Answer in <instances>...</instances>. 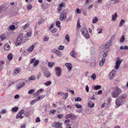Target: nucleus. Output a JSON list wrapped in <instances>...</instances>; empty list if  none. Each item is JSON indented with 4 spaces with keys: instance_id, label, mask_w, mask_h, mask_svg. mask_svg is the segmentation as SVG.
I'll return each mask as SVG.
<instances>
[{
    "instance_id": "obj_1",
    "label": "nucleus",
    "mask_w": 128,
    "mask_h": 128,
    "mask_svg": "<svg viewBox=\"0 0 128 128\" xmlns=\"http://www.w3.org/2000/svg\"><path fill=\"white\" fill-rule=\"evenodd\" d=\"M127 96L126 94H124L118 96L116 99V106H119L122 105L123 103L125 102V99Z\"/></svg>"
},
{
    "instance_id": "obj_2",
    "label": "nucleus",
    "mask_w": 128,
    "mask_h": 128,
    "mask_svg": "<svg viewBox=\"0 0 128 128\" xmlns=\"http://www.w3.org/2000/svg\"><path fill=\"white\" fill-rule=\"evenodd\" d=\"M114 91L112 93V96L114 98L117 97L122 92V90L118 86L113 88Z\"/></svg>"
},
{
    "instance_id": "obj_3",
    "label": "nucleus",
    "mask_w": 128,
    "mask_h": 128,
    "mask_svg": "<svg viewBox=\"0 0 128 128\" xmlns=\"http://www.w3.org/2000/svg\"><path fill=\"white\" fill-rule=\"evenodd\" d=\"M23 35L22 34H20L18 36L16 44V46H18L24 42V41L23 40Z\"/></svg>"
},
{
    "instance_id": "obj_4",
    "label": "nucleus",
    "mask_w": 128,
    "mask_h": 128,
    "mask_svg": "<svg viewBox=\"0 0 128 128\" xmlns=\"http://www.w3.org/2000/svg\"><path fill=\"white\" fill-rule=\"evenodd\" d=\"M68 12V10L67 9L64 10L61 14L59 20L60 21H62L64 20L66 18V15Z\"/></svg>"
},
{
    "instance_id": "obj_5",
    "label": "nucleus",
    "mask_w": 128,
    "mask_h": 128,
    "mask_svg": "<svg viewBox=\"0 0 128 128\" xmlns=\"http://www.w3.org/2000/svg\"><path fill=\"white\" fill-rule=\"evenodd\" d=\"M83 30H81V31L82 34L85 38L87 39L89 38L90 36L88 34V30L86 28H84Z\"/></svg>"
},
{
    "instance_id": "obj_6",
    "label": "nucleus",
    "mask_w": 128,
    "mask_h": 128,
    "mask_svg": "<svg viewBox=\"0 0 128 128\" xmlns=\"http://www.w3.org/2000/svg\"><path fill=\"white\" fill-rule=\"evenodd\" d=\"M56 75L57 77H59L62 75V70L60 67H56L55 69Z\"/></svg>"
},
{
    "instance_id": "obj_7",
    "label": "nucleus",
    "mask_w": 128,
    "mask_h": 128,
    "mask_svg": "<svg viewBox=\"0 0 128 128\" xmlns=\"http://www.w3.org/2000/svg\"><path fill=\"white\" fill-rule=\"evenodd\" d=\"M24 109L22 110H21L17 114L16 116V118L17 119L19 118L21 119L24 118V116H22V115L24 114Z\"/></svg>"
},
{
    "instance_id": "obj_8",
    "label": "nucleus",
    "mask_w": 128,
    "mask_h": 128,
    "mask_svg": "<svg viewBox=\"0 0 128 128\" xmlns=\"http://www.w3.org/2000/svg\"><path fill=\"white\" fill-rule=\"evenodd\" d=\"M66 119L70 118L72 120H74L76 119V117L73 114L71 113L66 114Z\"/></svg>"
},
{
    "instance_id": "obj_9",
    "label": "nucleus",
    "mask_w": 128,
    "mask_h": 128,
    "mask_svg": "<svg viewBox=\"0 0 128 128\" xmlns=\"http://www.w3.org/2000/svg\"><path fill=\"white\" fill-rule=\"evenodd\" d=\"M122 61V60H120V58H118L117 59V60L116 62V66L115 68L116 69H118L119 68L121 62Z\"/></svg>"
},
{
    "instance_id": "obj_10",
    "label": "nucleus",
    "mask_w": 128,
    "mask_h": 128,
    "mask_svg": "<svg viewBox=\"0 0 128 128\" xmlns=\"http://www.w3.org/2000/svg\"><path fill=\"white\" fill-rule=\"evenodd\" d=\"M112 44V40H110L107 42L105 44L103 45L106 49L109 48L111 46Z\"/></svg>"
},
{
    "instance_id": "obj_11",
    "label": "nucleus",
    "mask_w": 128,
    "mask_h": 128,
    "mask_svg": "<svg viewBox=\"0 0 128 128\" xmlns=\"http://www.w3.org/2000/svg\"><path fill=\"white\" fill-rule=\"evenodd\" d=\"M65 66L67 68L68 70H72V66L70 63H67L65 64Z\"/></svg>"
},
{
    "instance_id": "obj_12",
    "label": "nucleus",
    "mask_w": 128,
    "mask_h": 128,
    "mask_svg": "<svg viewBox=\"0 0 128 128\" xmlns=\"http://www.w3.org/2000/svg\"><path fill=\"white\" fill-rule=\"evenodd\" d=\"M64 95V96H63L62 97V98L65 99H66L68 96V94L67 93L65 94L64 92H61L60 96H62Z\"/></svg>"
},
{
    "instance_id": "obj_13",
    "label": "nucleus",
    "mask_w": 128,
    "mask_h": 128,
    "mask_svg": "<svg viewBox=\"0 0 128 128\" xmlns=\"http://www.w3.org/2000/svg\"><path fill=\"white\" fill-rule=\"evenodd\" d=\"M51 74L49 72L48 70L45 71L44 73V76L46 78H48L50 76Z\"/></svg>"
},
{
    "instance_id": "obj_14",
    "label": "nucleus",
    "mask_w": 128,
    "mask_h": 128,
    "mask_svg": "<svg viewBox=\"0 0 128 128\" xmlns=\"http://www.w3.org/2000/svg\"><path fill=\"white\" fill-rule=\"evenodd\" d=\"M70 55L74 58H76L77 57V54L74 50H72L70 52Z\"/></svg>"
},
{
    "instance_id": "obj_15",
    "label": "nucleus",
    "mask_w": 128,
    "mask_h": 128,
    "mask_svg": "<svg viewBox=\"0 0 128 128\" xmlns=\"http://www.w3.org/2000/svg\"><path fill=\"white\" fill-rule=\"evenodd\" d=\"M10 46L8 44H6L4 46V50L8 51L10 49Z\"/></svg>"
},
{
    "instance_id": "obj_16",
    "label": "nucleus",
    "mask_w": 128,
    "mask_h": 128,
    "mask_svg": "<svg viewBox=\"0 0 128 128\" xmlns=\"http://www.w3.org/2000/svg\"><path fill=\"white\" fill-rule=\"evenodd\" d=\"M25 85V83L24 82H22V84L21 83L16 86L17 88L18 89H20L23 87Z\"/></svg>"
},
{
    "instance_id": "obj_17",
    "label": "nucleus",
    "mask_w": 128,
    "mask_h": 128,
    "mask_svg": "<svg viewBox=\"0 0 128 128\" xmlns=\"http://www.w3.org/2000/svg\"><path fill=\"white\" fill-rule=\"evenodd\" d=\"M115 74V72L113 70H112L110 72L109 74V76L110 79H112Z\"/></svg>"
},
{
    "instance_id": "obj_18",
    "label": "nucleus",
    "mask_w": 128,
    "mask_h": 128,
    "mask_svg": "<svg viewBox=\"0 0 128 128\" xmlns=\"http://www.w3.org/2000/svg\"><path fill=\"white\" fill-rule=\"evenodd\" d=\"M94 104L92 101H89L88 103V106L89 108L93 107L94 106Z\"/></svg>"
},
{
    "instance_id": "obj_19",
    "label": "nucleus",
    "mask_w": 128,
    "mask_h": 128,
    "mask_svg": "<svg viewBox=\"0 0 128 128\" xmlns=\"http://www.w3.org/2000/svg\"><path fill=\"white\" fill-rule=\"evenodd\" d=\"M105 59L104 58H102V60L100 61L99 65L100 66H102L105 62Z\"/></svg>"
},
{
    "instance_id": "obj_20",
    "label": "nucleus",
    "mask_w": 128,
    "mask_h": 128,
    "mask_svg": "<svg viewBox=\"0 0 128 128\" xmlns=\"http://www.w3.org/2000/svg\"><path fill=\"white\" fill-rule=\"evenodd\" d=\"M48 6V4L47 3H46L45 4H42L41 6V7L43 9H46L47 8V7Z\"/></svg>"
},
{
    "instance_id": "obj_21",
    "label": "nucleus",
    "mask_w": 128,
    "mask_h": 128,
    "mask_svg": "<svg viewBox=\"0 0 128 128\" xmlns=\"http://www.w3.org/2000/svg\"><path fill=\"white\" fill-rule=\"evenodd\" d=\"M34 47V46L33 45L31 46L28 49V51L29 52H32L33 50Z\"/></svg>"
},
{
    "instance_id": "obj_22",
    "label": "nucleus",
    "mask_w": 128,
    "mask_h": 128,
    "mask_svg": "<svg viewBox=\"0 0 128 128\" xmlns=\"http://www.w3.org/2000/svg\"><path fill=\"white\" fill-rule=\"evenodd\" d=\"M92 2L91 0H86L84 3V6H88V4L91 3Z\"/></svg>"
},
{
    "instance_id": "obj_23",
    "label": "nucleus",
    "mask_w": 128,
    "mask_h": 128,
    "mask_svg": "<svg viewBox=\"0 0 128 128\" xmlns=\"http://www.w3.org/2000/svg\"><path fill=\"white\" fill-rule=\"evenodd\" d=\"M21 71L20 68H16L14 71V72L16 74H18Z\"/></svg>"
},
{
    "instance_id": "obj_24",
    "label": "nucleus",
    "mask_w": 128,
    "mask_h": 128,
    "mask_svg": "<svg viewBox=\"0 0 128 128\" xmlns=\"http://www.w3.org/2000/svg\"><path fill=\"white\" fill-rule=\"evenodd\" d=\"M13 57V55L11 53L8 54V56L7 58L8 59L10 60H12Z\"/></svg>"
},
{
    "instance_id": "obj_25",
    "label": "nucleus",
    "mask_w": 128,
    "mask_h": 128,
    "mask_svg": "<svg viewBox=\"0 0 128 128\" xmlns=\"http://www.w3.org/2000/svg\"><path fill=\"white\" fill-rule=\"evenodd\" d=\"M36 78L34 75H32L28 78V80L29 81L31 80H34L36 79Z\"/></svg>"
},
{
    "instance_id": "obj_26",
    "label": "nucleus",
    "mask_w": 128,
    "mask_h": 128,
    "mask_svg": "<svg viewBox=\"0 0 128 128\" xmlns=\"http://www.w3.org/2000/svg\"><path fill=\"white\" fill-rule=\"evenodd\" d=\"M125 20H124L123 19H122L120 23L119 26L120 27L122 26Z\"/></svg>"
},
{
    "instance_id": "obj_27",
    "label": "nucleus",
    "mask_w": 128,
    "mask_h": 128,
    "mask_svg": "<svg viewBox=\"0 0 128 128\" xmlns=\"http://www.w3.org/2000/svg\"><path fill=\"white\" fill-rule=\"evenodd\" d=\"M55 64L54 62H50L48 64V66L50 68H52Z\"/></svg>"
},
{
    "instance_id": "obj_28",
    "label": "nucleus",
    "mask_w": 128,
    "mask_h": 128,
    "mask_svg": "<svg viewBox=\"0 0 128 128\" xmlns=\"http://www.w3.org/2000/svg\"><path fill=\"white\" fill-rule=\"evenodd\" d=\"M98 19L97 17H95L94 18H93L92 20V23L94 24L96 23L98 21Z\"/></svg>"
},
{
    "instance_id": "obj_29",
    "label": "nucleus",
    "mask_w": 128,
    "mask_h": 128,
    "mask_svg": "<svg viewBox=\"0 0 128 128\" xmlns=\"http://www.w3.org/2000/svg\"><path fill=\"white\" fill-rule=\"evenodd\" d=\"M8 28L10 30H13L16 29V27L14 25H12L10 26Z\"/></svg>"
},
{
    "instance_id": "obj_30",
    "label": "nucleus",
    "mask_w": 128,
    "mask_h": 128,
    "mask_svg": "<svg viewBox=\"0 0 128 128\" xmlns=\"http://www.w3.org/2000/svg\"><path fill=\"white\" fill-rule=\"evenodd\" d=\"M100 48V50L101 52H104V51L106 49L103 45L101 46Z\"/></svg>"
},
{
    "instance_id": "obj_31",
    "label": "nucleus",
    "mask_w": 128,
    "mask_h": 128,
    "mask_svg": "<svg viewBox=\"0 0 128 128\" xmlns=\"http://www.w3.org/2000/svg\"><path fill=\"white\" fill-rule=\"evenodd\" d=\"M125 40V38L124 35L122 36L121 37L120 39V42H123Z\"/></svg>"
},
{
    "instance_id": "obj_32",
    "label": "nucleus",
    "mask_w": 128,
    "mask_h": 128,
    "mask_svg": "<svg viewBox=\"0 0 128 128\" xmlns=\"http://www.w3.org/2000/svg\"><path fill=\"white\" fill-rule=\"evenodd\" d=\"M44 91V89L43 88H40L37 91L36 94H35V96H36V94L38 95V94Z\"/></svg>"
},
{
    "instance_id": "obj_33",
    "label": "nucleus",
    "mask_w": 128,
    "mask_h": 128,
    "mask_svg": "<svg viewBox=\"0 0 128 128\" xmlns=\"http://www.w3.org/2000/svg\"><path fill=\"white\" fill-rule=\"evenodd\" d=\"M117 16V15L116 12L114 14L112 15V20H115V18H116Z\"/></svg>"
},
{
    "instance_id": "obj_34",
    "label": "nucleus",
    "mask_w": 128,
    "mask_h": 128,
    "mask_svg": "<svg viewBox=\"0 0 128 128\" xmlns=\"http://www.w3.org/2000/svg\"><path fill=\"white\" fill-rule=\"evenodd\" d=\"M62 124L60 123L59 122L56 123V126L57 128H62V127L61 126Z\"/></svg>"
},
{
    "instance_id": "obj_35",
    "label": "nucleus",
    "mask_w": 128,
    "mask_h": 128,
    "mask_svg": "<svg viewBox=\"0 0 128 128\" xmlns=\"http://www.w3.org/2000/svg\"><path fill=\"white\" fill-rule=\"evenodd\" d=\"M120 50H127L128 49V46H121L120 47Z\"/></svg>"
},
{
    "instance_id": "obj_36",
    "label": "nucleus",
    "mask_w": 128,
    "mask_h": 128,
    "mask_svg": "<svg viewBox=\"0 0 128 128\" xmlns=\"http://www.w3.org/2000/svg\"><path fill=\"white\" fill-rule=\"evenodd\" d=\"M45 97L44 95H42L40 96H39L36 99L38 100V101L41 99H42V98H44Z\"/></svg>"
},
{
    "instance_id": "obj_37",
    "label": "nucleus",
    "mask_w": 128,
    "mask_h": 128,
    "mask_svg": "<svg viewBox=\"0 0 128 128\" xmlns=\"http://www.w3.org/2000/svg\"><path fill=\"white\" fill-rule=\"evenodd\" d=\"M18 107H14L12 108V110L14 112H16L18 110Z\"/></svg>"
},
{
    "instance_id": "obj_38",
    "label": "nucleus",
    "mask_w": 128,
    "mask_h": 128,
    "mask_svg": "<svg viewBox=\"0 0 128 128\" xmlns=\"http://www.w3.org/2000/svg\"><path fill=\"white\" fill-rule=\"evenodd\" d=\"M101 87L100 86L98 85L94 86V89L95 90H99L101 88Z\"/></svg>"
},
{
    "instance_id": "obj_39",
    "label": "nucleus",
    "mask_w": 128,
    "mask_h": 128,
    "mask_svg": "<svg viewBox=\"0 0 128 128\" xmlns=\"http://www.w3.org/2000/svg\"><path fill=\"white\" fill-rule=\"evenodd\" d=\"M38 101L36 99H36L32 101L30 103V104L32 105H33L36 102Z\"/></svg>"
},
{
    "instance_id": "obj_40",
    "label": "nucleus",
    "mask_w": 128,
    "mask_h": 128,
    "mask_svg": "<svg viewBox=\"0 0 128 128\" xmlns=\"http://www.w3.org/2000/svg\"><path fill=\"white\" fill-rule=\"evenodd\" d=\"M56 25L58 28H60V21H58L56 22Z\"/></svg>"
},
{
    "instance_id": "obj_41",
    "label": "nucleus",
    "mask_w": 128,
    "mask_h": 128,
    "mask_svg": "<svg viewBox=\"0 0 128 128\" xmlns=\"http://www.w3.org/2000/svg\"><path fill=\"white\" fill-rule=\"evenodd\" d=\"M65 38L66 40H67V41L69 42L70 41V38L69 37V35L68 34H66L65 36Z\"/></svg>"
},
{
    "instance_id": "obj_42",
    "label": "nucleus",
    "mask_w": 128,
    "mask_h": 128,
    "mask_svg": "<svg viewBox=\"0 0 128 128\" xmlns=\"http://www.w3.org/2000/svg\"><path fill=\"white\" fill-rule=\"evenodd\" d=\"M32 6L31 4H28V5L27 6V10H29L31 9L32 8Z\"/></svg>"
},
{
    "instance_id": "obj_43",
    "label": "nucleus",
    "mask_w": 128,
    "mask_h": 128,
    "mask_svg": "<svg viewBox=\"0 0 128 128\" xmlns=\"http://www.w3.org/2000/svg\"><path fill=\"white\" fill-rule=\"evenodd\" d=\"M39 61L38 60H36L34 62V66H36L39 64Z\"/></svg>"
},
{
    "instance_id": "obj_44",
    "label": "nucleus",
    "mask_w": 128,
    "mask_h": 128,
    "mask_svg": "<svg viewBox=\"0 0 128 128\" xmlns=\"http://www.w3.org/2000/svg\"><path fill=\"white\" fill-rule=\"evenodd\" d=\"M56 54L58 56H61L62 55V53L60 51L58 50L56 52Z\"/></svg>"
},
{
    "instance_id": "obj_45",
    "label": "nucleus",
    "mask_w": 128,
    "mask_h": 128,
    "mask_svg": "<svg viewBox=\"0 0 128 128\" xmlns=\"http://www.w3.org/2000/svg\"><path fill=\"white\" fill-rule=\"evenodd\" d=\"M51 83V82L50 81H48L44 84V85L46 86L50 85Z\"/></svg>"
},
{
    "instance_id": "obj_46",
    "label": "nucleus",
    "mask_w": 128,
    "mask_h": 128,
    "mask_svg": "<svg viewBox=\"0 0 128 128\" xmlns=\"http://www.w3.org/2000/svg\"><path fill=\"white\" fill-rule=\"evenodd\" d=\"M96 64L95 62H92L90 63L91 66L93 67H95L96 66Z\"/></svg>"
},
{
    "instance_id": "obj_47",
    "label": "nucleus",
    "mask_w": 128,
    "mask_h": 128,
    "mask_svg": "<svg viewBox=\"0 0 128 128\" xmlns=\"http://www.w3.org/2000/svg\"><path fill=\"white\" fill-rule=\"evenodd\" d=\"M75 106L77 108H82V106L81 105H80L78 104H76Z\"/></svg>"
},
{
    "instance_id": "obj_48",
    "label": "nucleus",
    "mask_w": 128,
    "mask_h": 128,
    "mask_svg": "<svg viewBox=\"0 0 128 128\" xmlns=\"http://www.w3.org/2000/svg\"><path fill=\"white\" fill-rule=\"evenodd\" d=\"M82 100V99L79 97H78L75 98V102H78L81 101Z\"/></svg>"
},
{
    "instance_id": "obj_49",
    "label": "nucleus",
    "mask_w": 128,
    "mask_h": 128,
    "mask_svg": "<svg viewBox=\"0 0 128 128\" xmlns=\"http://www.w3.org/2000/svg\"><path fill=\"white\" fill-rule=\"evenodd\" d=\"M64 48V46L60 45L59 46L58 48V49L59 50H63Z\"/></svg>"
},
{
    "instance_id": "obj_50",
    "label": "nucleus",
    "mask_w": 128,
    "mask_h": 128,
    "mask_svg": "<svg viewBox=\"0 0 128 128\" xmlns=\"http://www.w3.org/2000/svg\"><path fill=\"white\" fill-rule=\"evenodd\" d=\"M96 76L94 74H93L91 76L92 78L94 80H95L96 78Z\"/></svg>"
},
{
    "instance_id": "obj_51",
    "label": "nucleus",
    "mask_w": 128,
    "mask_h": 128,
    "mask_svg": "<svg viewBox=\"0 0 128 128\" xmlns=\"http://www.w3.org/2000/svg\"><path fill=\"white\" fill-rule=\"evenodd\" d=\"M64 116L63 114H59L57 116L58 117L59 119L62 118Z\"/></svg>"
},
{
    "instance_id": "obj_52",
    "label": "nucleus",
    "mask_w": 128,
    "mask_h": 128,
    "mask_svg": "<svg viewBox=\"0 0 128 128\" xmlns=\"http://www.w3.org/2000/svg\"><path fill=\"white\" fill-rule=\"evenodd\" d=\"M34 90L33 89H31L28 92V93L29 94H31L34 92Z\"/></svg>"
},
{
    "instance_id": "obj_53",
    "label": "nucleus",
    "mask_w": 128,
    "mask_h": 128,
    "mask_svg": "<svg viewBox=\"0 0 128 128\" xmlns=\"http://www.w3.org/2000/svg\"><path fill=\"white\" fill-rule=\"evenodd\" d=\"M0 38L2 40H4L5 38L4 35L3 34H2L0 36Z\"/></svg>"
},
{
    "instance_id": "obj_54",
    "label": "nucleus",
    "mask_w": 128,
    "mask_h": 128,
    "mask_svg": "<svg viewBox=\"0 0 128 128\" xmlns=\"http://www.w3.org/2000/svg\"><path fill=\"white\" fill-rule=\"evenodd\" d=\"M108 52L106 51L104 52V54H102V56L104 57H106L108 55Z\"/></svg>"
},
{
    "instance_id": "obj_55",
    "label": "nucleus",
    "mask_w": 128,
    "mask_h": 128,
    "mask_svg": "<svg viewBox=\"0 0 128 128\" xmlns=\"http://www.w3.org/2000/svg\"><path fill=\"white\" fill-rule=\"evenodd\" d=\"M57 31V29L55 28H54L52 29V30H51V32L52 33H54L56 32Z\"/></svg>"
},
{
    "instance_id": "obj_56",
    "label": "nucleus",
    "mask_w": 128,
    "mask_h": 128,
    "mask_svg": "<svg viewBox=\"0 0 128 128\" xmlns=\"http://www.w3.org/2000/svg\"><path fill=\"white\" fill-rule=\"evenodd\" d=\"M32 34V33L31 32H29L27 33L26 35L30 37L31 36Z\"/></svg>"
},
{
    "instance_id": "obj_57",
    "label": "nucleus",
    "mask_w": 128,
    "mask_h": 128,
    "mask_svg": "<svg viewBox=\"0 0 128 128\" xmlns=\"http://www.w3.org/2000/svg\"><path fill=\"white\" fill-rule=\"evenodd\" d=\"M77 26L79 28H80L81 27L80 25V23L79 20H78L77 22Z\"/></svg>"
},
{
    "instance_id": "obj_58",
    "label": "nucleus",
    "mask_w": 128,
    "mask_h": 128,
    "mask_svg": "<svg viewBox=\"0 0 128 128\" xmlns=\"http://www.w3.org/2000/svg\"><path fill=\"white\" fill-rule=\"evenodd\" d=\"M56 112V110H51L50 111V113H52L53 114H54L55 112Z\"/></svg>"
},
{
    "instance_id": "obj_59",
    "label": "nucleus",
    "mask_w": 128,
    "mask_h": 128,
    "mask_svg": "<svg viewBox=\"0 0 128 128\" xmlns=\"http://www.w3.org/2000/svg\"><path fill=\"white\" fill-rule=\"evenodd\" d=\"M28 24H26L24 26H23V28L24 29H26L28 27Z\"/></svg>"
},
{
    "instance_id": "obj_60",
    "label": "nucleus",
    "mask_w": 128,
    "mask_h": 128,
    "mask_svg": "<svg viewBox=\"0 0 128 128\" xmlns=\"http://www.w3.org/2000/svg\"><path fill=\"white\" fill-rule=\"evenodd\" d=\"M108 102L107 104H106L105 107H106V108H108L110 106V103H109V104H108Z\"/></svg>"
},
{
    "instance_id": "obj_61",
    "label": "nucleus",
    "mask_w": 128,
    "mask_h": 128,
    "mask_svg": "<svg viewBox=\"0 0 128 128\" xmlns=\"http://www.w3.org/2000/svg\"><path fill=\"white\" fill-rule=\"evenodd\" d=\"M89 87L88 86V85H86L85 87V89L86 91L87 92H89Z\"/></svg>"
},
{
    "instance_id": "obj_62",
    "label": "nucleus",
    "mask_w": 128,
    "mask_h": 128,
    "mask_svg": "<svg viewBox=\"0 0 128 128\" xmlns=\"http://www.w3.org/2000/svg\"><path fill=\"white\" fill-rule=\"evenodd\" d=\"M6 112V110L4 109H3L1 112L0 113L1 114H4Z\"/></svg>"
},
{
    "instance_id": "obj_63",
    "label": "nucleus",
    "mask_w": 128,
    "mask_h": 128,
    "mask_svg": "<svg viewBox=\"0 0 128 128\" xmlns=\"http://www.w3.org/2000/svg\"><path fill=\"white\" fill-rule=\"evenodd\" d=\"M76 11L77 13L78 14H80L81 13V11L78 8H77Z\"/></svg>"
},
{
    "instance_id": "obj_64",
    "label": "nucleus",
    "mask_w": 128,
    "mask_h": 128,
    "mask_svg": "<svg viewBox=\"0 0 128 128\" xmlns=\"http://www.w3.org/2000/svg\"><path fill=\"white\" fill-rule=\"evenodd\" d=\"M54 24H52L51 26L49 27V29L50 30H51L54 27Z\"/></svg>"
}]
</instances>
